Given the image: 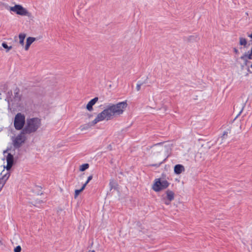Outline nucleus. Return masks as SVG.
I'll use <instances>...</instances> for the list:
<instances>
[{
  "mask_svg": "<svg viewBox=\"0 0 252 252\" xmlns=\"http://www.w3.org/2000/svg\"><path fill=\"white\" fill-rule=\"evenodd\" d=\"M123 111H101L100 113L89 116V118L94 116L95 118L87 124L82 125L80 126V131H84L88 130L92 126H94L97 123L104 120L108 121L117 117L121 115Z\"/></svg>",
  "mask_w": 252,
  "mask_h": 252,
  "instance_id": "nucleus-1",
  "label": "nucleus"
},
{
  "mask_svg": "<svg viewBox=\"0 0 252 252\" xmlns=\"http://www.w3.org/2000/svg\"><path fill=\"white\" fill-rule=\"evenodd\" d=\"M41 126V120L38 118L28 119L26 124L23 129L27 134H31L35 132Z\"/></svg>",
  "mask_w": 252,
  "mask_h": 252,
  "instance_id": "nucleus-2",
  "label": "nucleus"
},
{
  "mask_svg": "<svg viewBox=\"0 0 252 252\" xmlns=\"http://www.w3.org/2000/svg\"><path fill=\"white\" fill-rule=\"evenodd\" d=\"M7 165L6 168L7 170V172L2 175V177L0 179V191L5 185L6 181L10 176V172L8 170L11 168L13 163V156L10 154H8L6 157Z\"/></svg>",
  "mask_w": 252,
  "mask_h": 252,
  "instance_id": "nucleus-3",
  "label": "nucleus"
},
{
  "mask_svg": "<svg viewBox=\"0 0 252 252\" xmlns=\"http://www.w3.org/2000/svg\"><path fill=\"white\" fill-rule=\"evenodd\" d=\"M127 106L126 101L119 102L116 104L104 103L100 105L99 108L101 110H123Z\"/></svg>",
  "mask_w": 252,
  "mask_h": 252,
  "instance_id": "nucleus-4",
  "label": "nucleus"
},
{
  "mask_svg": "<svg viewBox=\"0 0 252 252\" xmlns=\"http://www.w3.org/2000/svg\"><path fill=\"white\" fill-rule=\"evenodd\" d=\"M169 185L168 182L161 178L156 179L152 186V189L156 192H159L166 189Z\"/></svg>",
  "mask_w": 252,
  "mask_h": 252,
  "instance_id": "nucleus-5",
  "label": "nucleus"
},
{
  "mask_svg": "<svg viewBox=\"0 0 252 252\" xmlns=\"http://www.w3.org/2000/svg\"><path fill=\"white\" fill-rule=\"evenodd\" d=\"M25 117L21 113H18L15 117L14 126L16 129L21 130L26 124Z\"/></svg>",
  "mask_w": 252,
  "mask_h": 252,
  "instance_id": "nucleus-6",
  "label": "nucleus"
},
{
  "mask_svg": "<svg viewBox=\"0 0 252 252\" xmlns=\"http://www.w3.org/2000/svg\"><path fill=\"white\" fill-rule=\"evenodd\" d=\"M26 133L23 130L16 137L12 138L13 145L14 147L19 148L24 143L26 140L25 134Z\"/></svg>",
  "mask_w": 252,
  "mask_h": 252,
  "instance_id": "nucleus-7",
  "label": "nucleus"
},
{
  "mask_svg": "<svg viewBox=\"0 0 252 252\" xmlns=\"http://www.w3.org/2000/svg\"><path fill=\"white\" fill-rule=\"evenodd\" d=\"M10 10L21 16H30L31 15L25 8L20 4H16L14 6L10 7Z\"/></svg>",
  "mask_w": 252,
  "mask_h": 252,
  "instance_id": "nucleus-8",
  "label": "nucleus"
},
{
  "mask_svg": "<svg viewBox=\"0 0 252 252\" xmlns=\"http://www.w3.org/2000/svg\"><path fill=\"white\" fill-rule=\"evenodd\" d=\"M154 150L155 152L161 153L162 155H163V158H166L168 156V152L167 151L166 147L165 146L161 145L159 144H158L155 146Z\"/></svg>",
  "mask_w": 252,
  "mask_h": 252,
  "instance_id": "nucleus-9",
  "label": "nucleus"
},
{
  "mask_svg": "<svg viewBox=\"0 0 252 252\" xmlns=\"http://www.w3.org/2000/svg\"><path fill=\"white\" fill-rule=\"evenodd\" d=\"M166 196L162 198V200L166 205H169L170 202L174 199V193L170 190L166 191Z\"/></svg>",
  "mask_w": 252,
  "mask_h": 252,
  "instance_id": "nucleus-10",
  "label": "nucleus"
},
{
  "mask_svg": "<svg viewBox=\"0 0 252 252\" xmlns=\"http://www.w3.org/2000/svg\"><path fill=\"white\" fill-rule=\"evenodd\" d=\"M98 98L97 97H95L93 99H91L87 105L85 106V105H83L82 107V109H87V110H92L93 106L98 101Z\"/></svg>",
  "mask_w": 252,
  "mask_h": 252,
  "instance_id": "nucleus-11",
  "label": "nucleus"
},
{
  "mask_svg": "<svg viewBox=\"0 0 252 252\" xmlns=\"http://www.w3.org/2000/svg\"><path fill=\"white\" fill-rule=\"evenodd\" d=\"M184 166L181 164H177L174 166V171L176 174H180L181 173L184 172Z\"/></svg>",
  "mask_w": 252,
  "mask_h": 252,
  "instance_id": "nucleus-12",
  "label": "nucleus"
},
{
  "mask_svg": "<svg viewBox=\"0 0 252 252\" xmlns=\"http://www.w3.org/2000/svg\"><path fill=\"white\" fill-rule=\"evenodd\" d=\"M35 40V38L32 37H29L27 39L25 49L27 51L30 45Z\"/></svg>",
  "mask_w": 252,
  "mask_h": 252,
  "instance_id": "nucleus-13",
  "label": "nucleus"
},
{
  "mask_svg": "<svg viewBox=\"0 0 252 252\" xmlns=\"http://www.w3.org/2000/svg\"><path fill=\"white\" fill-rule=\"evenodd\" d=\"M230 132V130L227 129V130L223 132V134L218 139V141L219 142L220 144H221L223 143V139H225L227 138L228 134Z\"/></svg>",
  "mask_w": 252,
  "mask_h": 252,
  "instance_id": "nucleus-14",
  "label": "nucleus"
},
{
  "mask_svg": "<svg viewBox=\"0 0 252 252\" xmlns=\"http://www.w3.org/2000/svg\"><path fill=\"white\" fill-rule=\"evenodd\" d=\"M244 108V103L243 102H238L234 105V110H243Z\"/></svg>",
  "mask_w": 252,
  "mask_h": 252,
  "instance_id": "nucleus-15",
  "label": "nucleus"
},
{
  "mask_svg": "<svg viewBox=\"0 0 252 252\" xmlns=\"http://www.w3.org/2000/svg\"><path fill=\"white\" fill-rule=\"evenodd\" d=\"M198 39H199V37L197 35H192L188 37L184 38L185 40H187L189 42L197 41Z\"/></svg>",
  "mask_w": 252,
  "mask_h": 252,
  "instance_id": "nucleus-16",
  "label": "nucleus"
},
{
  "mask_svg": "<svg viewBox=\"0 0 252 252\" xmlns=\"http://www.w3.org/2000/svg\"><path fill=\"white\" fill-rule=\"evenodd\" d=\"M239 44L241 45L244 46L245 47H247L248 46L247 40L244 37H241L239 38Z\"/></svg>",
  "mask_w": 252,
  "mask_h": 252,
  "instance_id": "nucleus-17",
  "label": "nucleus"
},
{
  "mask_svg": "<svg viewBox=\"0 0 252 252\" xmlns=\"http://www.w3.org/2000/svg\"><path fill=\"white\" fill-rule=\"evenodd\" d=\"M249 51L246 52L241 57V59L243 60H247V59L251 60L252 59V54L250 53L249 54Z\"/></svg>",
  "mask_w": 252,
  "mask_h": 252,
  "instance_id": "nucleus-18",
  "label": "nucleus"
},
{
  "mask_svg": "<svg viewBox=\"0 0 252 252\" xmlns=\"http://www.w3.org/2000/svg\"><path fill=\"white\" fill-rule=\"evenodd\" d=\"M26 37V34L25 33H20L19 35V43L23 46L24 44V40Z\"/></svg>",
  "mask_w": 252,
  "mask_h": 252,
  "instance_id": "nucleus-19",
  "label": "nucleus"
},
{
  "mask_svg": "<svg viewBox=\"0 0 252 252\" xmlns=\"http://www.w3.org/2000/svg\"><path fill=\"white\" fill-rule=\"evenodd\" d=\"M14 100L15 101H19L20 100V95L19 94V90L16 89L14 92Z\"/></svg>",
  "mask_w": 252,
  "mask_h": 252,
  "instance_id": "nucleus-20",
  "label": "nucleus"
},
{
  "mask_svg": "<svg viewBox=\"0 0 252 252\" xmlns=\"http://www.w3.org/2000/svg\"><path fill=\"white\" fill-rule=\"evenodd\" d=\"M89 167L88 163H85L80 166L79 170L80 171H84Z\"/></svg>",
  "mask_w": 252,
  "mask_h": 252,
  "instance_id": "nucleus-21",
  "label": "nucleus"
},
{
  "mask_svg": "<svg viewBox=\"0 0 252 252\" xmlns=\"http://www.w3.org/2000/svg\"><path fill=\"white\" fill-rule=\"evenodd\" d=\"M145 83H146V81H145L144 82H141L140 81H138L137 84V85H136V90H137V91H140V88H141V86L143 84H145Z\"/></svg>",
  "mask_w": 252,
  "mask_h": 252,
  "instance_id": "nucleus-22",
  "label": "nucleus"
},
{
  "mask_svg": "<svg viewBox=\"0 0 252 252\" xmlns=\"http://www.w3.org/2000/svg\"><path fill=\"white\" fill-rule=\"evenodd\" d=\"M2 46L4 48H5V49H7L6 52L9 51L10 49H12V48L11 46H8L7 45V44H6V43H5V42H3V43H2Z\"/></svg>",
  "mask_w": 252,
  "mask_h": 252,
  "instance_id": "nucleus-23",
  "label": "nucleus"
},
{
  "mask_svg": "<svg viewBox=\"0 0 252 252\" xmlns=\"http://www.w3.org/2000/svg\"><path fill=\"white\" fill-rule=\"evenodd\" d=\"M81 191H82L81 190V189H76L75 190L74 198H76Z\"/></svg>",
  "mask_w": 252,
  "mask_h": 252,
  "instance_id": "nucleus-24",
  "label": "nucleus"
},
{
  "mask_svg": "<svg viewBox=\"0 0 252 252\" xmlns=\"http://www.w3.org/2000/svg\"><path fill=\"white\" fill-rule=\"evenodd\" d=\"M25 109L28 110L30 109V106L32 105L31 101H29L27 103H26Z\"/></svg>",
  "mask_w": 252,
  "mask_h": 252,
  "instance_id": "nucleus-25",
  "label": "nucleus"
},
{
  "mask_svg": "<svg viewBox=\"0 0 252 252\" xmlns=\"http://www.w3.org/2000/svg\"><path fill=\"white\" fill-rule=\"evenodd\" d=\"M14 252H21V247L20 246H17L14 250Z\"/></svg>",
  "mask_w": 252,
  "mask_h": 252,
  "instance_id": "nucleus-26",
  "label": "nucleus"
},
{
  "mask_svg": "<svg viewBox=\"0 0 252 252\" xmlns=\"http://www.w3.org/2000/svg\"><path fill=\"white\" fill-rule=\"evenodd\" d=\"M92 178H93L92 175H90V176H89L87 181L85 182L86 184H88L89 183V182L92 179Z\"/></svg>",
  "mask_w": 252,
  "mask_h": 252,
  "instance_id": "nucleus-27",
  "label": "nucleus"
},
{
  "mask_svg": "<svg viewBox=\"0 0 252 252\" xmlns=\"http://www.w3.org/2000/svg\"><path fill=\"white\" fill-rule=\"evenodd\" d=\"M87 185V184H86V183H85V184L83 185V186L82 187V188H81V190L82 191H83V190L85 188V187H86V185Z\"/></svg>",
  "mask_w": 252,
  "mask_h": 252,
  "instance_id": "nucleus-28",
  "label": "nucleus"
},
{
  "mask_svg": "<svg viewBox=\"0 0 252 252\" xmlns=\"http://www.w3.org/2000/svg\"><path fill=\"white\" fill-rule=\"evenodd\" d=\"M233 50H234V53H235V54H238V53H239V51H238V49H237L236 48H234Z\"/></svg>",
  "mask_w": 252,
  "mask_h": 252,
  "instance_id": "nucleus-29",
  "label": "nucleus"
},
{
  "mask_svg": "<svg viewBox=\"0 0 252 252\" xmlns=\"http://www.w3.org/2000/svg\"><path fill=\"white\" fill-rule=\"evenodd\" d=\"M241 111H240V112L239 113V114H238V115H237V116H236L235 117V119H236L238 117V116H239V115L241 114Z\"/></svg>",
  "mask_w": 252,
  "mask_h": 252,
  "instance_id": "nucleus-30",
  "label": "nucleus"
},
{
  "mask_svg": "<svg viewBox=\"0 0 252 252\" xmlns=\"http://www.w3.org/2000/svg\"><path fill=\"white\" fill-rule=\"evenodd\" d=\"M91 252H95V251L94 250H92L91 251Z\"/></svg>",
  "mask_w": 252,
  "mask_h": 252,
  "instance_id": "nucleus-31",
  "label": "nucleus"
},
{
  "mask_svg": "<svg viewBox=\"0 0 252 252\" xmlns=\"http://www.w3.org/2000/svg\"><path fill=\"white\" fill-rule=\"evenodd\" d=\"M251 67L252 68V64L251 65Z\"/></svg>",
  "mask_w": 252,
  "mask_h": 252,
  "instance_id": "nucleus-32",
  "label": "nucleus"
}]
</instances>
